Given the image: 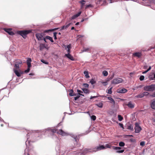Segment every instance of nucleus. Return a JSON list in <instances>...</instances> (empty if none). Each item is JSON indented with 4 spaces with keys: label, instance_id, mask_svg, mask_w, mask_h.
<instances>
[{
    "label": "nucleus",
    "instance_id": "obj_1",
    "mask_svg": "<svg viewBox=\"0 0 155 155\" xmlns=\"http://www.w3.org/2000/svg\"><path fill=\"white\" fill-rule=\"evenodd\" d=\"M30 30H23L17 31V34L21 35L24 38H25L27 37V35L31 32Z\"/></svg>",
    "mask_w": 155,
    "mask_h": 155
},
{
    "label": "nucleus",
    "instance_id": "obj_2",
    "mask_svg": "<svg viewBox=\"0 0 155 155\" xmlns=\"http://www.w3.org/2000/svg\"><path fill=\"white\" fill-rule=\"evenodd\" d=\"M123 80L120 78H115L111 82L112 84H116L121 83Z\"/></svg>",
    "mask_w": 155,
    "mask_h": 155
},
{
    "label": "nucleus",
    "instance_id": "obj_3",
    "mask_svg": "<svg viewBox=\"0 0 155 155\" xmlns=\"http://www.w3.org/2000/svg\"><path fill=\"white\" fill-rule=\"evenodd\" d=\"M43 33H37L35 35V36L38 41H41L43 40Z\"/></svg>",
    "mask_w": 155,
    "mask_h": 155
},
{
    "label": "nucleus",
    "instance_id": "obj_4",
    "mask_svg": "<svg viewBox=\"0 0 155 155\" xmlns=\"http://www.w3.org/2000/svg\"><path fill=\"white\" fill-rule=\"evenodd\" d=\"M135 132L136 133H139L141 130V128L140 127L138 124L137 123H135Z\"/></svg>",
    "mask_w": 155,
    "mask_h": 155
},
{
    "label": "nucleus",
    "instance_id": "obj_5",
    "mask_svg": "<svg viewBox=\"0 0 155 155\" xmlns=\"http://www.w3.org/2000/svg\"><path fill=\"white\" fill-rule=\"evenodd\" d=\"M11 28H4V31L7 32L9 35H14L15 34L12 31Z\"/></svg>",
    "mask_w": 155,
    "mask_h": 155
},
{
    "label": "nucleus",
    "instance_id": "obj_6",
    "mask_svg": "<svg viewBox=\"0 0 155 155\" xmlns=\"http://www.w3.org/2000/svg\"><path fill=\"white\" fill-rule=\"evenodd\" d=\"M112 144H114L115 145H117V143H115L114 142H112L109 144H107L105 145L104 147H105V149L107 148H111V145Z\"/></svg>",
    "mask_w": 155,
    "mask_h": 155
},
{
    "label": "nucleus",
    "instance_id": "obj_7",
    "mask_svg": "<svg viewBox=\"0 0 155 155\" xmlns=\"http://www.w3.org/2000/svg\"><path fill=\"white\" fill-rule=\"evenodd\" d=\"M142 55V54L139 52H136L133 53V56L134 57H137L138 58H140Z\"/></svg>",
    "mask_w": 155,
    "mask_h": 155
},
{
    "label": "nucleus",
    "instance_id": "obj_8",
    "mask_svg": "<svg viewBox=\"0 0 155 155\" xmlns=\"http://www.w3.org/2000/svg\"><path fill=\"white\" fill-rule=\"evenodd\" d=\"M127 90L125 88H123L121 89H120L117 90V92L120 93H124L127 92Z\"/></svg>",
    "mask_w": 155,
    "mask_h": 155
},
{
    "label": "nucleus",
    "instance_id": "obj_9",
    "mask_svg": "<svg viewBox=\"0 0 155 155\" xmlns=\"http://www.w3.org/2000/svg\"><path fill=\"white\" fill-rule=\"evenodd\" d=\"M14 72L15 73V74L18 77H20L21 74H23V72H21L20 71H19L17 70L14 69Z\"/></svg>",
    "mask_w": 155,
    "mask_h": 155
},
{
    "label": "nucleus",
    "instance_id": "obj_10",
    "mask_svg": "<svg viewBox=\"0 0 155 155\" xmlns=\"http://www.w3.org/2000/svg\"><path fill=\"white\" fill-rule=\"evenodd\" d=\"M65 56L72 61H74V60L73 57L70 53L65 54Z\"/></svg>",
    "mask_w": 155,
    "mask_h": 155
},
{
    "label": "nucleus",
    "instance_id": "obj_11",
    "mask_svg": "<svg viewBox=\"0 0 155 155\" xmlns=\"http://www.w3.org/2000/svg\"><path fill=\"white\" fill-rule=\"evenodd\" d=\"M96 151L101 150L105 149V147L103 145H100L99 146H97L96 148Z\"/></svg>",
    "mask_w": 155,
    "mask_h": 155
},
{
    "label": "nucleus",
    "instance_id": "obj_12",
    "mask_svg": "<svg viewBox=\"0 0 155 155\" xmlns=\"http://www.w3.org/2000/svg\"><path fill=\"white\" fill-rule=\"evenodd\" d=\"M57 133L60 135H61L62 136H64L66 134V133L65 132L63 131L62 130L60 129L57 132Z\"/></svg>",
    "mask_w": 155,
    "mask_h": 155
},
{
    "label": "nucleus",
    "instance_id": "obj_13",
    "mask_svg": "<svg viewBox=\"0 0 155 155\" xmlns=\"http://www.w3.org/2000/svg\"><path fill=\"white\" fill-rule=\"evenodd\" d=\"M126 105L130 108H132L134 107V104L132 103L131 101H130L127 104H126Z\"/></svg>",
    "mask_w": 155,
    "mask_h": 155
},
{
    "label": "nucleus",
    "instance_id": "obj_14",
    "mask_svg": "<svg viewBox=\"0 0 155 155\" xmlns=\"http://www.w3.org/2000/svg\"><path fill=\"white\" fill-rule=\"evenodd\" d=\"M107 99L110 101V102L112 104L114 105L115 104V102L114 100L111 97H107Z\"/></svg>",
    "mask_w": 155,
    "mask_h": 155
},
{
    "label": "nucleus",
    "instance_id": "obj_15",
    "mask_svg": "<svg viewBox=\"0 0 155 155\" xmlns=\"http://www.w3.org/2000/svg\"><path fill=\"white\" fill-rule=\"evenodd\" d=\"M151 106L152 109H155V100L152 101L151 104Z\"/></svg>",
    "mask_w": 155,
    "mask_h": 155
},
{
    "label": "nucleus",
    "instance_id": "obj_16",
    "mask_svg": "<svg viewBox=\"0 0 155 155\" xmlns=\"http://www.w3.org/2000/svg\"><path fill=\"white\" fill-rule=\"evenodd\" d=\"M155 88H144L145 91H152L155 89Z\"/></svg>",
    "mask_w": 155,
    "mask_h": 155
},
{
    "label": "nucleus",
    "instance_id": "obj_17",
    "mask_svg": "<svg viewBox=\"0 0 155 155\" xmlns=\"http://www.w3.org/2000/svg\"><path fill=\"white\" fill-rule=\"evenodd\" d=\"M46 38L48 40H49L51 42H53L54 41L53 39L52 38L48 36H46Z\"/></svg>",
    "mask_w": 155,
    "mask_h": 155
},
{
    "label": "nucleus",
    "instance_id": "obj_18",
    "mask_svg": "<svg viewBox=\"0 0 155 155\" xmlns=\"http://www.w3.org/2000/svg\"><path fill=\"white\" fill-rule=\"evenodd\" d=\"M84 74L86 78H89V76L88 74V72L87 71H85L84 72Z\"/></svg>",
    "mask_w": 155,
    "mask_h": 155
},
{
    "label": "nucleus",
    "instance_id": "obj_19",
    "mask_svg": "<svg viewBox=\"0 0 155 155\" xmlns=\"http://www.w3.org/2000/svg\"><path fill=\"white\" fill-rule=\"evenodd\" d=\"M90 83L92 85H94V84H95L96 81H95L94 79L93 78H92L90 80Z\"/></svg>",
    "mask_w": 155,
    "mask_h": 155
},
{
    "label": "nucleus",
    "instance_id": "obj_20",
    "mask_svg": "<svg viewBox=\"0 0 155 155\" xmlns=\"http://www.w3.org/2000/svg\"><path fill=\"white\" fill-rule=\"evenodd\" d=\"M70 93L69 94V95L71 96H75L76 94L73 93V90H71Z\"/></svg>",
    "mask_w": 155,
    "mask_h": 155
},
{
    "label": "nucleus",
    "instance_id": "obj_21",
    "mask_svg": "<svg viewBox=\"0 0 155 155\" xmlns=\"http://www.w3.org/2000/svg\"><path fill=\"white\" fill-rule=\"evenodd\" d=\"M59 28H53V29H52L51 30H46L45 31V32H47L48 31H56L59 29Z\"/></svg>",
    "mask_w": 155,
    "mask_h": 155
},
{
    "label": "nucleus",
    "instance_id": "obj_22",
    "mask_svg": "<svg viewBox=\"0 0 155 155\" xmlns=\"http://www.w3.org/2000/svg\"><path fill=\"white\" fill-rule=\"evenodd\" d=\"M49 130L53 134L56 133L57 132V130L55 129H51Z\"/></svg>",
    "mask_w": 155,
    "mask_h": 155
},
{
    "label": "nucleus",
    "instance_id": "obj_23",
    "mask_svg": "<svg viewBox=\"0 0 155 155\" xmlns=\"http://www.w3.org/2000/svg\"><path fill=\"white\" fill-rule=\"evenodd\" d=\"M144 97V95L142 94H140L137 95L135 96V97L137 98H142Z\"/></svg>",
    "mask_w": 155,
    "mask_h": 155
},
{
    "label": "nucleus",
    "instance_id": "obj_24",
    "mask_svg": "<svg viewBox=\"0 0 155 155\" xmlns=\"http://www.w3.org/2000/svg\"><path fill=\"white\" fill-rule=\"evenodd\" d=\"M96 105L99 107L102 108L103 107V104L102 103L100 102L97 104H96Z\"/></svg>",
    "mask_w": 155,
    "mask_h": 155
},
{
    "label": "nucleus",
    "instance_id": "obj_25",
    "mask_svg": "<svg viewBox=\"0 0 155 155\" xmlns=\"http://www.w3.org/2000/svg\"><path fill=\"white\" fill-rule=\"evenodd\" d=\"M125 144V143L123 142H120L119 143V145L120 147H124Z\"/></svg>",
    "mask_w": 155,
    "mask_h": 155
},
{
    "label": "nucleus",
    "instance_id": "obj_26",
    "mask_svg": "<svg viewBox=\"0 0 155 155\" xmlns=\"http://www.w3.org/2000/svg\"><path fill=\"white\" fill-rule=\"evenodd\" d=\"M31 58H27V64H31Z\"/></svg>",
    "mask_w": 155,
    "mask_h": 155
},
{
    "label": "nucleus",
    "instance_id": "obj_27",
    "mask_svg": "<svg viewBox=\"0 0 155 155\" xmlns=\"http://www.w3.org/2000/svg\"><path fill=\"white\" fill-rule=\"evenodd\" d=\"M104 76H106L108 75V72L106 71H104L102 72Z\"/></svg>",
    "mask_w": 155,
    "mask_h": 155
},
{
    "label": "nucleus",
    "instance_id": "obj_28",
    "mask_svg": "<svg viewBox=\"0 0 155 155\" xmlns=\"http://www.w3.org/2000/svg\"><path fill=\"white\" fill-rule=\"evenodd\" d=\"M83 91L84 92L86 93H89V90L86 88H83L82 89Z\"/></svg>",
    "mask_w": 155,
    "mask_h": 155
},
{
    "label": "nucleus",
    "instance_id": "obj_29",
    "mask_svg": "<svg viewBox=\"0 0 155 155\" xmlns=\"http://www.w3.org/2000/svg\"><path fill=\"white\" fill-rule=\"evenodd\" d=\"M85 1L84 0H81V1H80V2L81 5V7H83L84 5L85 4Z\"/></svg>",
    "mask_w": 155,
    "mask_h": 155
},
{
    "label": "nucleus",
    "instance_id": "obj_30",
    "mask_svg": "<svg viewBox=\"0 0 155 155\" xmlns=\"http://www.w3.org/2000/svg\"><path fill=\"white\" fill-rule=\"evenodd\" d=\"M153 77L154 76L153 75H150L149 76V78L150 80H154L155 79V78Z\"/></svg>",
    "mask_w": 155,
    "mask_h": 155
},
{
    "label": "nucleus",
    "instance_id": "obj_31",
    "mask_svg": "<svg viewBox=\"0 0 155 155\" xmlns=\"http://www.w3.org/2000/svg\"><path fill=\"white\" fill-rule=\"evenodd\" d=\"M127 129L131 131L134 130L133 127L131 125H129Z\"/></svg>",
    "mask_w": 155,
    "mask_h": 155
},
{
    "label": "nucleus",
    "instance_id": "obj_32",
    "mask_svg": "<svg viewBox=\"0 0 155 155\" xmlns=\"http://www.w3.org/2000/svg\"><path fill=\"white\" fill-rule=\"evenodd\" d=\"M144 87H155V84H151L150 85L146 86Z\"/></svg>",
    "mask_w": 155,
    "mask_h": 155
},
{
    "label": "nucleus",
    "instance_id": "obj_33",
    "mask_svg": "<svg viewBox=\"0 0 155 155\" xmlns=\"http://www.w3.org/2000/svg\"><path fill=\"white\" fill-rule=\"evenodd\" d=\"M91 119L93 120H95L96 119V116L94 115H92L91 116Z\"/></svg>",
    "mask_w": 155,
    "mask_h": 155
},
{
    "label": "nucleus",
    "instance_id": "obj_34",
    "mask_svg": "<svg viewBox=\"0 0 155 155\" xmlns=\"http://www.w3.org/2000/svg\"><path fill=\"white\" fill-rule=\"evenodd\" d=\"M118 120L120 121L122 120L123 119V117L121 116V115H118Z\"/></svg>",
    "mask_w": 155,
    "mask_h": 155
},
{
    "label": "nucleus",
    "instance_id": "obj_35",
    "mask_svg": "<svg viewBox=\"0 0 155 155\" xmlns=\"http://www.w3.org/2000/svg\"><path fill=\"white\" fill-rule=\"evenodd\" d=\"M89 49L88 48H83V49L81 50L82 52H86L89 50Z\"/></svg>",
    "mask_w": 155,
    "mask_h": 155
},
{
    "label": "nucleus",
    "instance_id": "obj_36",
    "mask_svg": "<svg viewBox=\"0 0 155 155\" xmlns=\"http://www.w3.org/2000/svg\"><path fill=\"white\" fill-rule=\"evenodd\" d=\"M41 61L43 63L46 64H48V62L45 61L43 59H41Z\"/></svg>",
    "mask_w": 155,
    "mask_h": 155
},
{
    "label": "nucleus",
    "instance_id": "obj_37",
    "mask_svg": "<svg viewBox=\"0 0 155 155\" xmlns=\"http://www.w3.org/2000/svg\"><path fill=\"white\" fill-rule=\"evenodd\" d=\"M144 76L143 75H141L140 76L139 79L140 81H142L144 80Z\"/></svg>",
    "mask_w": 155,
    "mask_h": 155
},
{
    "label": "nucleus",
    "instance_id": "obj_38",
    "mask_svg": "<svg viewBox=\"0 0 155 155\" xmlns=\"http://www.w3.org/2000/svg\"><path fill=\"white\" fill-rule=\"evenodd\" d=\"M64 47L66 48V49H67H67H71V45L70 44L67 45V47H66V46L65 45Z\"/></svg>",
    "mask_w": 155,
    "mask_h": 155
},
{
    "label": "nucleus",
    "instance_id": "obj_39",
    "mask_svg": "<svg viewBox=\"0 0 155 155\" xmlns=\"http://www.w3.org/2000/svg\"><path fill=\"white\" fill-rule=\"evenodd\" d=\"M57 33L56 32H54L53 33L54 34V39L55 40H56L57 39V38L56 36L57 34Z\"/></svg>",
    "mask_w": 155,
    "mask_h": 155
},
{
    "label": "nucleus",
    "instance_id": "obj_40",
    "mask_svg": "<svg viewBox=\"0 0 155 155\" xmlns=\"http://www.w3.org/2000/svg\"><path fill=\"white\" fill-rule=\"evenodd\" d=\"M124 151V150H117L116 152L117 153H122Z\"/></svg>",
    "mask_w": 155,
    "mask_h": 155
},
{
    "label": "nucleus",
    "instance_id": "obj_41",
    "mask_svg": "<svg viewBox=\"0 0 155 155\" xmlns=\"http://www.w3.org/2000/svg\"><path fill=\"white\" fill-rule=\"evenodd\" d=\"M81 12H78V13L74 15L76 17V18L78 17L81 14Z\"/></svg>",
    "mask_w": 155,
    "mask_h": 155
},
{
    "label": "nucleus",
    "instance_id": "obj_42",
    "mask_svg": "<svg viewBox=\"0 0 155 155\" xmlns=\"http://www.w3.org/2000/svg\"><path fill=\"white\" fill-rule=\"evenodd\" d=\"M81 12H78V13L74 15L76 17V18L78 17L81 14Z\"/></svg>",
    "mask_w": 155,
    "mask_h": 155
},
{
    "label": "nucleus",
    "instance_id": "obj_43",
    "mask_svg": "<svg viewBox=\"0 0 155 155\" xmlns=\"http://www.w3.org/2000/svg\"><path fill=\"white\" fill-rule=\"evenodd\" d=\"M83 86L84 87H88L89 84L87 83H84L83 84Z\"/></svg>",
    "mask_w": 155,
    "mask_h": 155
},
{
    "label": "nucleus",
    "instance_id": "obj_44",
    "mask_svg": "<svg viewBox=\"0 0 155 155\" xmlns=\"http://www.w3.org/2000/svg\"><path fill=\"white\" fill-rule=\"evenodd\" d=\"M110 88V89H109L108 91V92H107V93L109 94H111L112 93V90H111V88Z\"/></svg>",
    "mask_w": 155,
    "mask_h": 155
},
{
    "label": "nucleus",
    "instance_id": "obj_45",
    "mask_svg": "<svg viewBox=\"0 0 155 155\" xmlns=\"http://www.w3.org/2000/svg\"><path fill=\"white\" fill-rule=\"evenodd\" d=\"M101 83L102 84H103L104 85V86H105L106 85L108 84L107 82V81L104 82H102Z\"/></svg>",
    "mask_w": 155,
    "mask_h": 155
},
{
    "label": "nucleus",
    "instance_id": "obj_46",
    "mask_svg": "<svg viewBox=\"0 0 155 155\" xmlns=\"http://www.w3.org/2000/svg\"><path fill=\"white\" fill-rule=\"evenodd\" d=\"M92 7V5H91V4H89V5H87L86 7H85V8L86 9H87V8H88L89 7Z\"/></svg>",
    "mask_w": 155,
    "mask_h": 155
},
{
    "label": "nucleus",
    "instance_id": "obj_47",
    "mask_svg": "<svg viewBox=\"0 0 155 155\" xmlns=\"http://www.w3.org/2000/svg\"><path fill=\"white\" fill-rule=\"evenodd\" d=\"M14 67L17 68H19V64L16 63H15V65Z\"/></svg>",
    "mask_w": 155,
    "mask_h": 155
},
{
    "label": "nucleus",
    "instance_id": "obj_48",
    "mask_svg": "<svg viewBox=\"0 0 155 155\" xmlns=\"http://www.w3.org/2000/svg\"><path fill=\"white\" fill-rule=\"evenodd\" d=\"M15 63L18 64H22V62L21 61H16Z\"/></svg>",
    "mask_w": 155,
    "mask_h": 155
},
{
    "label": "nucleus",
    "instance_id": "obj_49",
    "mask_svg": "<svg viewBox=\"0 0 155 155\" xmlns=\"http://www.w3.org/2000/svg\"><path fill=\"white\" fill-rule=\"evenodd\" d=\"M71 23H69L68 24H67L66 25H65V29L67 28H68L69 26L71 25Z\"/></svg>",
    "mask_w": 155,
    "mask_h": 155
},
{
    "label": "nucleus",
    "instance_id": "obj_50",
    "mask_svg": "<svg viewBox=\"0 0 155 155\" xmlns=\"http://www.w3.org/2000/svg\"><path fill=\"white\" fill-rule=\"evenodd\" d=\"M143 95H144V96L148 95L149 94V93L148 92H144L143 93Z\"/></svg>",
    "mask_w": 155,
    "mask_h": 155
},
{
    "label": "nucleus",
    "instance_id": "obj_51",
    "mask_svg": "<svg viewBox=\"0 0 155 155\" xmlns=\"http://www.w3.org/2000/svg\"><path fill=\"white\" fill-rule=\"evenodd\" d=\"M30 70V69H29V68H28L27 69H26L25 71V72L26 73H27Z\"/></svg>",
    "mask_w": 155,
    "mask_h": 155
},
{
    "label": "nucleus",
    "instance_id": "obj_52",
    "mask_svg": "<svg viewBox=\"0 0 155 155\" xmlns=\"http://www.w3.org/2000/svg\"><path fill=\"white\" fill-rule=\"evenodd\" d=\"M140 144L141 146H143L145 145V142L142 141L140 143Z\"/></svg>",
    "mask_w": 155,
    "mask_h": 155
},
{
    "label": "nucleus",
    "instance_id": "obj_53",
    "mask_svg": "<svg viewBox=\"0 0 155 155\" xmlns=\"http://www.w3.org/2000/svg\"><path fill=\"white\" fill-rule=\"evenodd\" d=\"M76 18H77L76 17L75 15H74L71 18V19H75Z\"/></svg>",
    "mask_w": 155,
    "mask_h": 155
},
{
    "label": "nucleus",
    "instance_id": "obj_54",
    "mask_svg": "<svg viewBox=\"0 0 155 155\" xmlns=\"http://www.w3.org/2000/svg\"><path fill=\"white\" fill-rule=\"evenodd\" d=\"M80 97V96L79 95L78 96H76V97H74V100H76L78 98H79Z\"/></svg>",
    "mask_w": 155,
    "mask_h": 155
},
{
    "label": "nucleus",
    "instance_id": "obj_55",
    "mask_svg": "<svg viewBox=\"0 0 155 155\" xmlns=\"http://www.w3.org/2000/svg\"><path fill=\"white\" fill-rule=\"evenodd\" d=\"M27 64L28 65V68L30 69V68L31 66V64Z\"/></svg>",
    "mask_w": 155,
    "mask_h": 155
},
{
    "label": "nucleus",
    "instance_id": "obj_56",
    "mask_svg": "<svg viewBox=\"0 0 155 155\" xmlns=\"http://www.w3.org/2000/svg\"><path fill=\"white\" fill-rule=\"evenodd\" d=\"M119 125L120 126V127L121 128H124V127L123 126V124H121L120 123H119Z\"/></svg>",
    "mask_w": 155,
    "mask_h": 155
},
{
    "label": "nucleus",
    "instance_id": "obj_57",
    "mask_svg": "<svg viewBox=\"0 0 155 155\" xmlns=\"http://www.w3.org/2000/svg\"><path fill=\"white\" fill-rule=\"evenodd\" d=\"M65 29V25L62 26L61 28V29H60V30H63Z\"/></svg>",
    "mask_w": 155,
    "mask_h": 155
},
{
    "label": "nucleus",
    "instance_id": "obj_58",
    "mask_svg": "<svg viewBox=\"0 0 155 155\" xmlns=\"http://www.w3.org/2000/svg\"><path fill=\"white\" fill-rule=\"evenodd\" d=\"M98 97L97 96H91L90 97V99H91L93 98H97Z\"/></svg>",
    "mask_w": 155,
    "mask_h": 155
},
{
    "label": "nucleus",
    "instance_id": "obj_59",
    "mask_svg": "<svg viewBox=\"0 0 155 155\" xmlns=\"http://www.w3.org/2000/svg\"><path fill=\"white\" fill-rule=\"evenodd\" d=\"M107 0V4L108 3H112L111 0Z\"/></svg>",
    "mask_w": 155,
    "mask_h": 155
},
{
    "label": "nucleus",
    "instance_id": "obj_60",
    "mask_svg": "<svg viewBox=\"0 0 155 155\" xmlns=\"http://www.w3.org/2000/svg\"><path fill=\"white\" fill-rule=\"evenodd\" d=\"M46 39H47L46 38V37L45 38H43V40H44L45 42L46 43H47L48 42L46 40Z\"/></svg>",
    "mask_w": 155,
    "mask_h": 155
},
{
    "label": "nucleus",
    "instance_id": "obj_61",
    "mask_svg": "<svg viewBox=\"0 0 155 155\" xmlns=\"http://www.w3.org/2000/svg\"><path fill=\"white\" fill-rule=\"evenodd\" d=\"M89 150V149H84V152H87Z\"/></svg>",
    "mask_w": 155,
    "mask_h": 155
},
{
    "label": "nucleus",
    "instance_id": "obj_62",
    "mask_svg": "<svg viewBox=\"0 0 155 155\" xmlns=\"http://www.w3.org/2000/svg\"><path fill=\"white\" fill-rule=\"evenodd\" d=\"M112 148L114 150H116V147H115V146H111V148Z\"/></svg>",
    "mask_w": 155,
    "mask_h": 155
},
{
    "label": "nucleus",
    "instance_id": "obj_63",
    "mask_svg": "<svg viewBox=\"0 0 155 155\" xmlns=\"http://www.w3.org/2000/svg\"><path fill=\"white\" fill-rule=\"evenodd\" d=\"M114 74H113V75H111V76L109 78V80H111V79L113 78L114 77Z\"/></svg>",
    "mask_w": 155,
    "mask_h": 155
},
{
    "label": "nucleus",
    "instance_id": "obj_64",
    "mask_svg": "<svg viewBox=\"0 0 155 155\" xmlns=\"http://www.w3.org/2000/svg\"><path fill=\"white\" fill-rule=\"evenodd\" d=\"M153 97H155V92L153 93V94L151 95Z\"/></svg>",
    "mask_w": 155,
    "mask_h": 155
}]
</instances>
